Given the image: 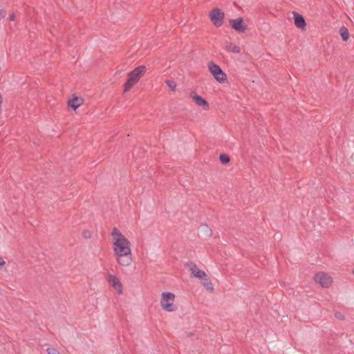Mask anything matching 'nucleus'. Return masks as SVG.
<instances>
[{
  "mask_svg": "<svg viewBox=\"0 0 354 354\" xmlns=\"http://www.w3.org/2000/svg\"><path fill=\"white\" fill-rule=\"evenodd\" d=\"M111 234L117 262L122 266H130L133 261L130 241L116 227L112 230Z\"/></svg>",
  "mask_w": 354,
  "mask_h": 354,
  "instance_id": "nucleus-1",
  "label": "nucleus"
},
{
  "mask_svg": "<svg viewBox=\"0 0 354 354\" xmlns=\"http://www.w3.org/2000/svg\"><path fill=\"white\" fill-rule=\"evenodd\" d=\"M147 72V67L144 65L138 66L128 73L127 81L124 84V91H129Z\"/></svg>",
  "mask_w": 354,
  "mask_h": 354,
  "instance_id": "nucleus-2",
  "label": "nucleus"
},
{
  "mask_svg": "<svg viewBox=\"0 0 354 354\" xmlns=\"http://www.w3.org/2000/svg\"><path fill=\"white\" fill-rule=\"evenodd\" d=\"M209 72L213 78L219 84H225L227 82L226 73L221 68L213 62H209L207 64Z\"/></svg>",
  "mask_w": 354,
  "mask_h": 354,
  "instance_id": "nucleus-3",
  "label": "nucleus"
},
{
  "mask_svg": "<svg viewBox=\"0 0 354 354\" xmlns=\"http://www.w3.org/2000/svg\"><path fill=\"white\" fill-rule=\"evenodd\" d=\"M175 295L172 292H164L162 294L160 306L162 308L167 312H174L176 306L174 305Z\"/></svg>",
  "mask_w": 354,
  "mask_h": 354,
  "instance_id": "nucleus-4",
  "label": "nucleus"
},
{
  "mask_svg": "<svg viewBox=\"0 0 354 354\" xmlns=\"http://www.w3.org/2000/svg\"><path fill=\"white\" fill-rule=\"evenodd\" d=\"M315 283L319 284L322 288H328L333 284V280L331 276L326 272H320L315 274L314 277Z\"/></svg>",
  "mask_w": 354,
  "mask_h": 354,
  "instance_id": "nucleus-5",
  "label": "nucleus"
},
{
  "mask_svg": "<svg viewBox=\"0 0 354 354\" xmlns=\"http://www.w3.org/2000/svg\"><path fill=\"white\" fill-rule=\"evenodd\" d=\"M209 17L215 26L220 27L223 23L225 14L221 10L215 8L209 12Z\"/></svg>",
  "mask_w": 354,
  "mask_h": 354,
  "instance_id": "nucleus-6",
  "label": "nucleus"
},
{
  "mask_svg": "<svg viewBox=\"0 0 354 354\" xmlns=\"http://www.w3.org/2000/svg\"><path fill=\"white\" fill-rule=\"evenodd\" d=\"M229 24L232 28L236 32H244L247 30V25L241 17L230 19Z\"/></svg>",
  "mask_w": 354,
  "mask_h": 354,
  "instance_id": "nucleus-7",
  "label": "nucleus"
},
{
  "mask_svg": "<svg viewBox=\"0 0 354 354\" xmlns=\"http://www.w3.org/2000/svg\"><path fill=\"white\" fill-rule=\"evenodd\" d=\"M201 285L209 292H212L214 290L212 279L205 272L202 271H201Z\"/></svg>",
  "mask_w": 354,
  "mask_h": 354,
  "instance_id": "nucleus-8",
  "label": "nucleus"
},
{
  "mask_svg": "<svg viewBox=\"0 0 354 354\" xmlns=\"http://www.w3.org/2000/svg\"><path fill=\"white\" fill-rule=\"evenodd\" d=\"M108 281L111 285V286L117 290L118 295L122 294V283L116 276L113 274H109L108 277Z\"/></svg>",
  "mask_w": 354,
  "mask_h": 354,
  "instance_id": "nucleus-9",
  "label": "nucleus"
},
{
  "mask_svg": "<svg viewBox=\"0 0 354 354\" xmlns=\"http://www.w3.org/2000/svg\"><path fill=\"white\" fill-rule=\"evenodd\" d=\"M185 267L190 272L191 277H199V268L196 263L192 261H189L185 264Z\"/></svg>",
  "mask_w": 354,
  "mask_h": 354,
  "instance_id": "nucleus-10",
  "label": "nucleus"
},
{
  "mask_svg": "<svg viewBox=\"0 0 354 354\" xmlns=\"http://www.w3.org/2000/svg\"><path fill=\"white\" fill-rule=\"evenodd\" d=\"M201 232H202L205 239H208L213 236L212 228L207 224H203L201 225Z\"/></svg>",
  "mask_w": 354,
  "mask_h": 354,
  "instance_id": "nucleus-11",
  "label": "nucleus"
},
{
  "mask_svg": "<svg viewBox=\"0 0 354 354\" xmlns=\"http://www.w3.org/2000/svg\"><path fill=\"white\" fill-rule=\"evenodd\" d=\"M82 99L77 97H75L70 100L68 102L69 106L72 107L74 110H76L82 104Z\"/></svg>",
  "mask_w": 354,
  "mask_h": 354,
  "instance_id": "nucleus-12",
  "label": "nucleus"
},
{
  "mask_svg": "<svg viewBox=\"0 0 354 354\" xmlns=\"http://www.w3.org/2000/svg\"><path fill=\"white\" fill-rule=\"evenodd\" d=\"M295 24L299 28H304L306 26L304 18L299 14H295Z\"/></svg>",
  "mask_w": 354,
  "mask_h": 354,
  "instance_id": "nucleus-13",
  "label": "nucleus"
},
{
  "mask_svg": "<svg viewBox=\"0 0 354 354\" xmlns=\"http://www.w3.org/2000/svg\"><path fill=\"white\" fill-rule=\"evenodd\" d=\"M227 50L233 53H239L241 52L240 47L232 44H230L227 46Z\"/></svg>",
  "mask_w": 354,
  "mask_h": 354,
  "instance_id": "nucleus-14",
  "label": "nucleus"
},
{
  "mask_svg": "<svg viewBox=\"0 0 354 354\" xmlns=\"http://www.w3.org/2000/svg\"><path fill=\"white\" fill-rule=\"evenodd\" d=\"M339 32L342 39L344 41H347L349 38V33L348 30L346 28L342 27L340 28Z\"/></svg>",
  "mask_w": 354,
  "mask_h": 354,
  "instance_id": "nucleus-15",
  "label": "nucleus"
},
{
  "mask_svg": "<svg viewBox=\"0 0 354 354\" xmlns=\"http://www.w3.org/2000/svg\"><path fill=\"white\" fill-rule=\"evenodd\" d=\"M201 109L204 111H208L209 109V104L202 98H201Z\"/></svg>",
  "mask_w": 354,
  "mask_h": 354,
  "instance_id": "nucleus-16",
  "label": "nucleus"
},
{
  "mask_svg": "<svg viewBox=\"0 0 354 354\" xmlns=\"http://www.w3.org/2000/svg\"><path fill=\"white\" fill-rule=\"evenodd\" d=\"M219 159L223 164H227L230 162V157L226 154H221Z\"/></svg>",
  "mask_w": 354,
  "mask_h": 354,
  "instance_id": "nucleus-17",
  "label": "nucleus"
},
{
  "mask_svg": "<svg viewBox=\"0 0 354 354\" xmlns=\"http://www.w3.org/2000/svg\"><path fill=\"white\" fill-rule=\"evenodd\" d=\"M166 84L171 91L175 90L176 84L174 80H167Z\"/></svg>",
  "mask_w": 354,
  "mask_h": 354,
  "instance_id": "nucleus-18",
  "label": "nucleus"
},
{
  "mask_svg": "<svg viewBox=\"0 0 354 354\" xmlns=\"http://www.w3.org/2000/svg\"><path fill=\"white\" fill-rule=\"evenodd\" d=\"M46 352L48 354H57V353H59V351L56 348L53 347L48 348L46 349Z\"/></svg>",
  "mask_w": 354,
  "mask_h": 354,
  "instance_id": "nucleus-19",
  "label": "nucleus"
},
{
  "mask_svg": "<svg viewBox=\"0 0 354 354\" xmlns=\"http://www.w3.org/2000/svg\"><path fill=\"white\" fill-rule=\"evenodd\" d=\"M83 236L84 237H85L86 239H90L91 237V233L90 231L88 230H85L83 232Z\"/></svg>",
  "mask_w": 354,
  "mask_h": 354,
  "instance_id": "nucleus-20",
  "label": "nucleus"
},
{
  "mask_svg": "<svg viewBox=\"0 0 354 354\" xmlns=\"http://www.w3.org/2000/svg\"><path fill=\"white\" fill-rule=\"evenodd\" d=\"M192 97H193L194 102H196V104L199 105V95L194 93V95L192 96Z\"/></svg>",
  "mask_w": 354,
  "mask_h": 354,
  "instance_id": "nucleus-21",
  "label": "nucleus"
},
{
  "mask_svg": "<svg viewBox=\"0 0 354 354\" xmlns=\"http://www.w3.org/2000/svg\"><path fill=\"white\" fill-rule=\"evenodd\" d=\"M6 12L5 10H0V21L6 17Z\"/></svg>",
  "mask_w": 354,
  "mask_h": 354,
  "instance_id": "nucleus-22",
  "label": "nucleus"
},
{
  "mask_svg": "<svg viewBox=\"0 0 354 354\" xmlns=\"http://www.w3.org/2000/svg\"><path fill=\"white\" fill-rule=\"evenodd\" d=\"M335 317L337 318V319H344V316L339 313H335Z\"/></svg>",
  "mask_w": 354,
  "mask_h": 354,
  "instance_id": "nucleus-23",
  "label": "nucleus"
},
{
  "mask_svg": "<svg viewBox=\"0 0 354 354\" xmlns=\"http://www.w3.org/2000/svg\"><path fill=\"white\" fill-rule=\"evenodd\" d=\"M9 19H10V21H14L15 19V13H12V15H10Z\"/></svg>",
  "mask_w": 354,
  "mask_h": 354,
  "instance_id": "nucleus-24",
  "label": "nucleus"
},
{
  "mask_svg": "<svg viewBox=\"0 0 354 354\" xmlns=\"http://www.w3.org/2000/svg\"><path fill=\"white\" fill-rule=\"evenodd\" d=\"M6 262L2 259L0 260V267L5 265Z\"/></svg>",
  "mask_w": 354,
  "mask_h": 354,
  "instance_id": "nucleus-25",
  "label": "nucleus"
},
{
  "mask_svg": "<svg viewBox=\"0 0 354 354\" xmlns=\"http://www.w3.org/2000/svg\"><path fill=\"white\" fill-rule=\"evenodd\" d=\"M352 272H353V274H354V269L353 270Z\"/></svg>",
  "mask_w": 354,
  "mask_h": 354,
  "instance_id": "nucleus-26",
  "label": "nucleus"
},
{
  "mask_svg": "<svg viewBox=\"0 0 354 354\" xmlns=\"http://www.w3.org/2000/svg\"><path fill=\"white\" fill-rule=\"evenodd\" d=\"M57 354H60V353H59H59H57Z\"/></svg>",
  "mask_w": 354,
  "mask_h": 354,
  "instance_id": "nucleus-27",
  "label": "nucleus"
}]
</instances>
